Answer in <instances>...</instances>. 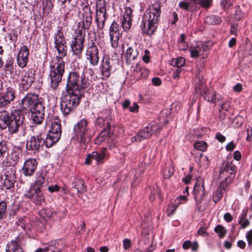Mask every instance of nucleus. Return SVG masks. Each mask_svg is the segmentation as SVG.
Returning a JSON list of instances; mask_svg holds the SVG:
<instances>
[{
  "label": "nucleus",
  "instance_id": "49",
  "mask_svg": "<svg viewBox=\"0 0 252 252\" xmlns=\"http://www.w3.org/2000/svg\"><path fill=\"white\" fill-rule=\"evenodd\" d=\"M8 151L6 142L5 141L0 142V158L3 157Z\"/></svg>",
  "mask_w": 252,
  "mask_h": 252
},
{
  "label": "nucleus",
  "instance_id": "48",
  "mask_svg": "<svg viewBox=\"0 0 252 252\" xmlns=\"http://www.w3.org/2000/svg\"><path fill=\"white\" fill-rule=\"evenodd\" d=\"M13 60L11 58H9L6 60L5 65V70L6 72H9L12 73L13 71Z\"/></svg>",
  "mask_w": 252,
  "mask_h": 252
},
{
  "label": "nucleus",
  "instance_id": "21",
  "mask_svg": "<svg viewBox=\"0 0 252 252\" xmlns=\"http://www.w3.org/2000/svg\"><path fill=\"white\" fill-rule=\"evenodd\" d=\"M209 49L206 43L202 42L197 43L195 47L189 49L190 56L192 58H197Z\"/></svg>",
  "mask_w": 252,
  "mask_h": 252
},
{
  "label": "nucleus",
  "instance_id": "24",
  "mask_svg": "<svg viewBox=\"0 0 252 252\" xmlns=\"http://www.w3.org/2000/svg\"><path fill=\"white\" fill-rule=\"evenodd\" d=\"M105 151L106 149H103L100 153L93 152L92 154L88 155L86 158L85 163L90 164L92 159H94L98 162H101L106 155Z\"/></svg>",
  "mask_w": 252,
  "mask_h": 252
},
{
  "label": "nucleus",
  "instance_id": "11",
  "mask_svg": "<svg viewBox=\"0 0 252 252\" xmlns=\"http://www.w3.org/2000/svg\"><path fill=\"white\" fill-rule=\"evenodd\" d=\"M4 179L2 187L5 189L14 188L16 181V170L14 167L9 166L4 169Z\"/></svg>",
  "mask_w": 252,
  "mask_h": 252
},
{
  "label": "nucleus",
  "instance_id": "2",
  "mask_svg": "<svg viewBox=\"0 0 252 252\" xmlns=\"http://www.w3.org/2000/svg\"><path fill=\"white\" fill-rule=\"evenodd\" d=\"M80 69L76 67L68 75L66 89L68 94H81L89 85L88 79L84 75L80 76Z\"/></svg>",
  "mask_w": 252,
  "mask_h": 252
},
{
  "label": "nucleus",
  "instance_id": "40",
  "mask_svg": "<svg viewBox=\"0 0 252 252\" xmlns=\"http://www.w3.org/2000/svg\"><path fill=\"white\" fill-rule=\"evenodd\" d=\"M205 22L210 25H216L220 23L221 19L218 16L210 15L206 17Z\"/></svg>",
  "mask_w": 252,
  "mask_h": 252
},
{
  "label": "nucleus",
  "instance_id": "51",
  "mask_svg": "<svg viewBox=\"0 0 252 252\" xmlns=\"http://www.w3.org/2000/svg\"><path fill=\"white\" fill-rule=\"evenodd\" d=\"M195 4H198L204 7L210 6L212 0H191Z\"/></svg>",
  "mask_w": 252,
  "mask_h": 252
},
{
  "label": "nucleus",
  "instance_id": "64",
  "mask_svg": "<svg viewBox=\"0 0 252 252\" xmlns=\"http://www.w3.org/2000/svg\"><path fill=\"white\" fill-rule=\"evenodd\" d=\"M246 238L248 242V244L251 245L252 244V229L247 233Z\"/></svg>",
  "mask_w": 252,
  "mask_h": 252
},
{
  "label": "nucleus",
  "instance_id": "7",
  "mask_svg": "<svg viewBox=\"0 0 252 252\" xmlns=\"http://www.w3.org/2000/svg\"><path fill=\"white\" fill-rule=\"evenodd\" d=\"M81 96L62 95L60 105L62 113L64 116L68 115L73 107L78 105Z\"/></svg>",
  "mask_w": 252,
  "mask_h": 252
},
{
  "label": "nucleus",
  "instance_id": "58",
  "mask_svg": "<svg viewBox=\"0 0 252 252\" xmlns=\"http://www.w3.org/2000/svg\"><path fill=\"white\" fill-rule=\"evenodd\" d=\"M132 10L130 7H126L125 9V12L124 13L123 18H132Z\"/></svg>",
  "mask_w": 252,
  "mask_h": 252
},
{
  "label": "nucleus",
  "instance_id": "13",
  "mask_svg": "<svg viewBox=\"0 0 252 252\" xmlns=\"http://www.w3.org/2000/svg\"><path fill=\"white\" fill-rule=\"evenodd\" d=\"M61 125L51 124L49 133L46 138L47 147L50 148L57 142L60 139L61 135Z\"/></svg>",
  "mask_w": 252,
  "mask_h": 252
},
{
  "label": "nucleus",
  "instance_id": "25",
  "mask_svg": "<svg viewBox=\"0 0 252 252\" xmlns=\"http://www.w3.org/2000/svg\"><path fill=\"white\" fill-rule=\"evenodd\" d=\"M201 77L200 75L196 77L195 86V92L197 94H210L209 91L206 88V85L203 80H201Z\"/></svg>",
  "mask_w": 252,
  "mask_h": 252
},
{
  "label": "nucleus",
  "instance_id": "23",
  "mask_svg": "<svg viewBox=\"0 0 252 252\" xmlns=\"http://www.w3.org/2000/svg\"><path fill=\"white\" fill-rule=\"evenodd\" d=\"M101 78L103 80L107 79L111 74V66L109 59L104 58L101 64Z\"/></svg>",
  "mask_w": 252,
  "mask_h": 252
},
{
  "label": "nucleus",
  "instance_id": "15",
  "mask_svg": "<svg viewBox=\"0 0 252 252\" xmlns=\"http://www.w3.org/2000/svg\"><path fill=\"white\" fill-rule=\"evenodd\" d=\"M24 245L23 238L18 236L15 239L9 242L6 246V252H24L23 246Z\"/></svg>",
  "mask_w": 252,
  "mask_h": 252
},
{
  "label": "nucleus",
  "instance_id": "29",
  "mask_svg": "<svg viewBox=\"0 0 252 252\" xmlns=\"http://www.w3.org/2000/svg\"><path fill=\"white\" fill-rule=\"evenodd\" d=\"M36 180L30 188L36 189L41 190V188L46 185V181L44 176L40 173H36Z\"/></svg>",
  "mask_w": 252,
  "mask_h": 252
},
{
  "label": "nucleus",
  "instance_id": "12",
  "mask_svg": "<svg viewBox=\"0 0 252 252\" xmlns=\"http://www.w3.org/2000/svg\"><path fill=\"white\" fill-rule=\"evenodd\" d=\"M44 145L47 148L46 139L45 140L40 133L36 136H32L30 139L28 140L26 143V148L29 150L39 151L41 148H43Z\"/></svg>",
  "mask_w": 252,
  "mask_h": 252
},
{
  "label": "nucleus",
  "instance_id": "45",
  "mask_svg": "<svg viewBox=\"0 0 252 252\" xmlns=\"http://www.w3.org/2000/svg\"><path fill=\"white\" fill-rule=\"evenodd\" d=\"M60 251V249L51 245L44 248H38L34 252H59Z\"/></svg>",
  "mask_w": 252,
  "mask_h": 252
},
{
  "label": "nucleus",
  "instance_id": "62",
  "mask_svg": "<svg viewBox=\"0 0 252 252\" xmlns=\"http://www.w3.org/2000/svg\"><path fill=\"white\" fill-rule=\"evenodd\" d=\"M48 189L50 192L53 193L58 191L60 190V187L57 185L50 186L48 187Z\"/></svg>",
  "mask_w": 252,
  "mask_h": 252
},
{
  "label": "nucleus",
  "instance_id": "43",
  "mask_svg": "<svg viewBox=\"0 0 252 252\" xmlns=\"http://www.w3.org/2000/svg\"><path fill=\"white\" fill-rule=\"evenodd\" d=\"M59 54L57 57H60L62 59L65 57L67 55V46L66 44L63 45L58 46L55 47Z\"/></svg>",
  "mask_w": 252,
  "mask_h": 252
},
{
  "label": "nucleus",
  "instance_id": "9",
  "mask_svg": "<svg viewBox=\"0 0 252 252\" xmlns=\"http://www.w3.org/2000/svg\"><path fill=\"white\" fill-rule=\"evenodd\" d=\"M96 22L97 27L102 29L106 19V7L105 0H96Z\"/></svg>",
  "mask_w": 252,
  "mask_h": 252
},
{
  "label": "nucleus",
  "instance_id": "36",
  "mask_svg": "<svg viewBox=\"0 0 252 252\" xmlns=\"http://www.w3.org/2000/svg\"><path fill=\"white\" fill-rule=\"evenodd\" d=\"M72 185L73 188L76 189L78 193H83L85 191L84 182L81 179H75Z\"/></svg>",
  "mask_w": 252,
  "mask_h": 252
},
{
  "label": "nucleus",
  "instance_id": "55",
  "mask_svg": "<svg viewBox=\"0 0 252 252\" xmlns=\"http://www.w3.org/2000/svg\"><path fill=\"white\" fill-rule=\"evenodd\" d=\"M174 169L172 167L166 168L163 171V176L164 178H170L174 173Z\"/></svg>",
  "mask_w": 252,
  "mask_h": 252
},
{
  "label": "nucleus",
  "instance_id": "22",
  "mask_svg": "<svg viewBox=\"0 0 252 252\" xmlns=\"http://www.w3.org/2000/svg\"><path fill=\"white\" fill-rule=\"evenodd\" d=\"M63 73L64 72L51 69L50 77L51 79V86L53 89H56L57 88L59 83L62 81Z\"/></svg>",
  "mask_w": 252,
  "mask_h": 252
},
{
  "label": "nucleus",
  "instance_id": "1",
  "mask_svg": "<svg viewBox=\"0 0 252 252\" xmlns=\"http://www.w3.org/2000/svg\"><path fill=\"white\" fill-rule=\"evenodd\" d=\"M161 10L158 3L149 6L146 10L141 24L143 33L152 35L156 31L159 22Z\"/></svg>",
  "mask_w": 252,
  "mask_h": 252
},
{
  "label": "nucleus",
  "instance_id": "33",
  "mask_svg": "<svg viewBox=\"0 0 252 252\" xmlns=\"http://www.w3.org/2000/svg\"><path fill=\"white\" fill-rule=\"evenodd\" d=\"M236 172V167L235 165L233 164L231 162H227L223 168H222L220 170L219 175L220 177H221L222 174L225 172L228 173L231 175L234 174Z\"/></svg>",
  "mask_w": 252,
  "mask_h": 252
},
{
  "label": "nucleus",
  "instance_id": "42",
  "mask_svg": "<svg viewBox=\"0 0 252 252\" xmlns=\"http://www.w3.org/2000/svg\"><path fill=\"white\" fill-rule=\"evenodd\" d=\"M31 118L33 122L37 124H41L43 119L44 114H40V113H35L33 112H31Z\"/></svg>",
  "mask_w": 252,
  "mask_h": 252
},
{
  "label": "nucleus",
  "instance_id": "41",
  "mask_svg": "<svg viewBox=\"0 0 252 252\" xmlns=\"http://www.w3.org/2000/svg\"><path fill=\"white\" fill-rule=\"evenodd\" d=\"M181 203L180 202H179V199L177 198L174 203H172L170 205H169L168 206V208L166 210V213L167 216H170L172 215L174 211L176 209L177 207L178 206L179 204Z\"/></svg>",
  "mask_w": 252,
  "mask_h": 252
},
{
  "label": "nucleus",
  "instance_id": "34",
  "mask_svg": "<svg viewBox=\"0 0 252 252\" xmlns=\"http://www.w3.org/2000/svg\"><path fill=\"white\" fill-rule=\"evenodd\" d=\"M170 109H165L161 111L159 117L160 124H167L170 119Z\"/></svg>",
  "mask_w": 252,
  "mask_h": 252
},
{
  "label": "nucleus",
  "instance_id": "17",
  "mask_svg": "<svg viewBox=\"0 0 252 252\" xmlns=\"http://www.w3.org/2000/svg\"><path fill=\"white\" fill-rule=\"evenodd\" d=\"M109 36L111 41V46L113 48H116L119 45L120 32L119 24L113 22L110 27Z\"/></svg>",
  "mask_w": 252,
  "mask_h": 252
},
{
  "label": "nucleus",
  "instance_id": "6",
  "mask_svg": "<svg viewBox=\"0 0 252 252\" xmlns=\"http://www.w3.org/2000/svg\"><path fill=\"white\" fill-rule=\"evenodd\" d=\"M85 34L82 30L77 29L75 30L74 38L72 40L70 47L73 55L80 58L84 48V42Z\"/></svg>",
  "mask_w": 252,
  "mask_h": 252
},
{
  "label": "nucleus",
  "instance_id": "10",
  "mask_svg": "<svg viewBox=\"0 0 252 252\" xmlns=\"http://www.w3.org/2000/svg\"><path fill=\"white\" fill-rule=\"evenodd\" d=\"M95 125L103 129L102 130H110L112 125L111 111L110 109H105L101 112L95 121Z\"/></svg>",
  "mask_w": 252,
  "mask_h": 252
},
{
  "label": "nucleus",
  "instance_id": "14",
  "mask_svg": "<svg viewBox=\"0 0 252 252\" xmlns=\"http://www.w3.org/2000/svg\"><path fill=\"white\" fill-rule=\"evenodd\" d=\"M25 196L30 199L36 205L41 206L45 203V197L41 190L38 188H29L25 194Z\"/></svg>",
  "mask_w": 252,
  "mask_h": 252
},
{
  "label": "nucleus",
  "instance_id": "19",
  "mask_svg": "<svg viewBox=\"0 0 252 252\" xmlns=\"http://www.w3.org/2000/svg\"><path fill=\"white\" fill-rule=\"evenodd\" d=\"M193 194L196 201H201L205 195L204 180L201 177L196 179L194 187Z\"/></svg>",
  "mask_w": 252,
  "mask_h": 252
},
{
  "label": "nucleus",
  "instance_id": "53",
  "mask_svg": "<svg viewBox=\"0 0 252 252\" xmlns=\"http://www.w3.org/2000/svg\"><path fill=\"white\" fill-rule=\"evenodd\" d=\"M204 99L208 102L216 104L220 99V97L217 98L216 95H202Z\"/></svg>",
  "mask_w": 252,
  "mask_h": 252
},
{
  "label": "nucleus",
  "instance_id": "31",
  "mask_svg": "<svg viewBox=\"0 0 252 252\" xmlns=\"http://www.w3.org/2000/svg\"><path fill=\"white\" fill-rule=\"evenodd\" d=\"M11 115H9V112L5 110L0 111V127L2 129H5L7 127V123L10 121Z\"/></svg>",
  "mask_w": 252,
  "mask_h": 252
},
{
  "label": "nucleus",
  "instance_id": "5",
  "mask_svg": "<svg viewBox=\"0 0 252 252\" xmlns=\"http://www.w3.org/2000/svg\"><path fill=\"white\" fill-rule=\"evenodd\" d=\"M161 127L157 122H152L131 138V141L140 142L158 132Z\"/></svg>",
  "mask_w": 252,
  "mask_h": 252
},
{
  "label": "nucleus",
  "instance_id": "57",
  "mask_svg": "<svg viewBox=\"0 0 252 252\" xmlns=\"http://www.w3.org/2000/svg\"><path fill=\"white\" fill-rule=\"evenodd\" d=\"M192 168L190 167L189 169V171L188 172L187 176L183 178V181L186 184H188L190 183L191 180L192 179V175L191 174L192 172Z\"/></svg>",
  "mask_w": 252,
  "mask_h": 252
},
{
  "label": "nucleus",
  "instance_id": "47",
  "mask_svg": "<svg viewBox=\"0 0 252 252\" xmlns=\"http://www.w3.org/2000/svg\"><path fill=\"white\" fill-rule=\"evenodd\" d=\"M132 20L131 18H123L122 26L125 31L129 30L132 25Z\"/></svg>",
  "mask_w": 252,
  "mask_h": 252
},
{
  "label": "nucleus",
  "instance_id": "50",
  "mask_svg": "<svg viewBox=\"0 0 252 252\" xmlns=\"http://www.w3.org/2000/svg\"><path fill=\"white\" fill-rule=\"evenodd\" d=\"M194 148L200 151H205L207 148V144L203 141H197L194 144Z\"/></svg>",
  "mask_w": 252,
  "mask_h": 252
},
{
  "label": "nucleus",
  "instance_id": "54",
  "mask_svg": "<svg viewBox=\"0 0 252 252\" xmlns=\"http://www.w3.org/2000/svg\"><path fill=\"white\" fill-rule=\"evenodd\" d=\"M6 209V203L3 201L0 202V220L2 219L5 214Z\"/></svg>",
  "mask_w": 252,
  "mask_h": 252
},
{
  "label": "nucleus",
  "instance_id": "26",
  "mask_svg": "<svg viewBox=\"0 0 252 252\" xmlns=\"http://www.w3.org/2000/svg\"><path fill=\"white\" fill-rule=\"evenodd\" d=\"M38 100V95H25L21 100V105L23 108L26 110L31 105H33Z\"/></svg>",
  "mask_w": 252,
  "mask_h": 252
},
{
  "label": "nucleus",
  "instance_id": "61",
  "mask_svg": "<svg viewBox=\"0 0 252 252\" xmlns=\"http://www.w3.org/2000/svg\"><path fill=\"white\" fill-rule=\"evenodd\" d=\"M235 18L236 20H240L243 15V13L239 7H237L235 10Z\"/></svg>",
  "mask_w": 252,
  "mask_h": 252
},
{
  "label": "nucleus",
  "instance_id": "37",
  "mask_svg": "<svg viewBox=\"0 0 252 252\" xmlns=\"http://www.w3.org/2000/svg\"><path fill=\"white\" fill-rule=\"evenodd\" d=\"M111 132L110 130H102L100 134L97 136L95 140V143L96 144H100L101 143L104 142L106 138L108 137Z\"/></svg>",
  "mask_w": 252,
  "mask_h": 252
},
{
  "label": "nucleus",
  "instance_id": "44",
  "mask_svg": "<svg viewBox=\"0 0 252 252\" xmlns=\"http://www.w3.org/2000/svg\"><path fill=\"white\" fill-rule=\"evenodd\" d=\"M170 63L174 66H176L178 68L184 65L185 60L183 57H179L176 59H173L170 61Z\"/></svg>",
  "mask_w": 252,
  "mask_h": 252
},
{
  "label": "nucleus",
  "instance_id": "39",
  "mask_svg": "<svg viewBox=\"0 0 252 252\" xmlns=\"http://www.w3.org/2000/svg\"><path fill=\"white\" fill-rule=\"evenodd\" d=\"M15 95H0V107H4L14 100Z\"/></svg>",
  "mask_w": 252,
  "mask_h": 252
},
{
  "label": "nucleus",
  "instance_id": "35",
  "mask_svg": "<svg viewBox=\"0 0 252 252\" xmlns=\"http://www.w3.org/2000/svg\"><path fill=\"white\" fill-rule=\"evenodd\" d=\"M224 185L221 184L213 194V199L215 203H217L221 199L224 193Z\"/></svg>",
  "mask_w": 252,
  "mask_h": 252
},
{
  "label": "nucleus",
  "instance_id": "52",
  "mask_svg": "<svg viewBox=\"0 0 252 252\" xmlns=\"http://www.w3.org/2000/svg\"><path fill=\"white\" fill-rule=\"evenodd\" d=\"M40 213L41 215H43V217L44 218H51L53 217L54 215L56 214L55 213H53L49 209H43V210H41L40 211Z\"/></svg>",
  "mask_w": 252,
  "mask_h": 252
},
{
  "label": "nucleus",
  "instance_id": "28",
  "mask_svg": "<svg viewBox=\"0 0 252 252\" xmlns=\"http://www.w3.org/2000/svg\"><path fill=\"white\" fill-rule=\"evenodd\" d=\"M82 14L83 18V27L85 29H89L92 21V13L90 8L85 7L83 9Z\"/></svg>",
  "mask_w": 252,
  "mask_h": 252
},
{
  "label": "nucleus",
  "instance_id": "38",
  "mask_svg": "<svg viewBox=\"0 0 252 252\" xmlns=\"http://www.w3.org/2000/svg\"><path fill=\"white\" fill-rule=\"evenodd\" d=\"M31 112L35 113H40V114H44L45 108L43 105L41 101L38 100L37 102L35 103L33 106L31 108Z\"/></svg>",
  "mask_w": 252,
  "mask_h": 252
},
{
  "label": "nucleus",
  "instance_id": "46",
  "mask_svg": "<svg viewBox=\"0 0 252 252\" xmlns=\"http://www.w3.org/2000/svg\"><path fill=\"white\" fill-rule=\"evenodd\" d=\"M214 231L218 234L219 237L220 238H223L227 232L226 229L221 225L216 226L214 229Z\"/></svg>",
  "mask_w": 252,
  "mask_h": 252
},
{
  "label": "nucleus",
  "instance_id": "18",
  "mask_svg": "<svg viewBox=\"0 0 252 252\" xmlns=\"http://www.w3.org/2000/svg\"><path fill=\"white\" fill-rule=\"evenodd\" d=\"M29 57V49L27 46L24 45L21 47L17 57V63L21 68L26 66Z\"/></svg>",
  "mask_w": 252,
  "mask_h": 252
},
{
  "label": "nucleus",
  "instance_id": "27",
  "mask_svg": "<svg viewBox=\"0 0 252 252\" xmlns=\"http://www.w3.org/2000/svg\"><path fill=\"white\" fill-rule=\"evenodd\" d=\"M53 65H51V69L64 72L65 63L60 57H56L52 60Z\"/></svg>",
  "mask_w": 252,
  "mask_h": 252
},
{
  "label": "nucleus",
  "instance_id": "60",
  "mask_svg": "<svg viewBox=\"0 0 252 252\" xmlns=\"http://www.w3.org/2000/svg\"><path fill=\"white\" fill-rule=\"evenodd\" d=\"M239 224L241 225V228L243 229L250 224V221L248 220H244L243 218H241L239 221Z\"/></svg>",
  "mask_w": 252,
  "mask_h": 252
},
{
  "label": "nucleus",
  "instance_id": "16",
  "mask_svg": "<svg viewBox=\"0 0 252 252\" xmlns=\"http://www.w3.org/2000/svg\"><path fill=\"white\" fill-rule=\"evenodd\" d=\"M37 162L34 158H29L26 160L22 169V173L26 177H31L36 169Z\"/></svg>",
  "mask_w": 252,
  "mask_h": 252
},
{
  "label": "nucleus",
  "instance_id": "56",
  "mask_svg": "<svg viewBox=\"0 0 252 252\" xmlns=\"http://www.w3.org/2000/svg\"><path fill=\"white\" fill-rule=\"evenodd\" d=\"M141 66L140 64L136 63H133L131 67V71L133 72L134 74H136L140 72Z\"/></svg>",
  "mask_w": 252,
  "mask_h": 252
},
{
  "label": "nucleus",
  "instance_id": "30",
  "mask_svg": "<svg viewBox=\"0 0 252 252\" xmlns=\"http://www.w3.org/2000/svg\"><path fill=\"white\" fill-rule=\"evenodd\" d=\"M138 55V53L137 49H134L132 47H128L126 50L125 56L126 63H130L137 58Z\"/></svg>",
  "mask_w": 252,
  "mask_h": 252
},
{
  "label": "nucleus",
  "instance_id": "63",
  "mask_svg": "<svg viewBox=\"0 0 252 252\" xmlns=\"http://www.w3.org/2000/svg\"><path fill=\"white\" fill-rule=\"evenodd\" d=\"M181 71V69L177 68L172 74L173 78L174 79H178L180 77V73Z\"/></svg>",
  "mask_w": 252,
  "mask_h": 252
},
{
  "label": "nucleus",
  "instance_id": "4",
  "mask_svg": "<svg viewBox=\"0 0 252 252\" xmlns=\"http://www.w3.org/2000/svg\"><path fill=\"white\" fill-rule=\"evenodd\" d=\"M74 132L79 143L85 146L91 140V130L88 127V121L82 119L74 126Z\"/></svg>",
  "mask_w": 252,
  "mask_h": 252
},
{
  "label": "nucleus",
  "instance_id": "3",
  "mask_svg": "<svg viewBox=\"0 0 252 252\" xmlns=\"http://www.w3.org/2000/svg\"><path fill=\"white\" fill-rule=\"evenodd\" d=\"M25 116V113L22 110L15 109L12 111L10 121L7 123L8 131L10 134L16 133L19 129H24Z\"/></svg>",
  "mask_w": 252,
  "mask_h": 252
},
{
  "label": "nucleus",
  "instance_id": "8",
  "mask_svg": "<svg viewBox=\"0 0 252 252\" xmlns=\"http://www.w3.org/2000/svg\"><path fill=\"white\" fill-rule=\"evenodd\" d=\"M86 59L93 66L98 64L99 61V52L98 47L93 40H89L86 51Z\"/></svg>",
  "mask_w": 252,
  "mask_h": 252
},
{
  "label": "nucleus",
  "instance_id": "20",
  "mask_svg": "<svg viewBox=\"0 0 252 252\" xmlns=\"http://www.w3.org/2000/svg\"><path fill=\"white\" fill-rule=\"evenodd\" d=\"M21 85L23 86V89H28L34 80V74L31 70L23 71Z\"/></svg>",
  "mask_w": 252,
  "mask_h": 252
},
{
  "label": "nucleus",
  "instance_id": "59",
  "mask_svg": "<svg viewBox=\"0 0 252 252\" xmlns=\"http://www.w3.org/2000/svg\"><path fill=\"white\" fill-rule=\"evenodd\" d=\"M179 7L186 11L189 10L190 8V4L189 3L185 1H182L179 2Z\"/></svg>",
  "mask_w": 252,
  "mask_h": 252
},
{
  "label": "nucleus",
  "instance_id": "32",
  "mask_svg": "<svg viewBox=\"0 0 252 252\" xmlns=\"http://www.w3.org/2000/svg\"><path fill=\"white\" fill-rule=\"evenodd\" d=\"M54 42L55 47L66 44L61 28H58L57 33L54 35Z\"/></svg>",
  "mask_w": 252,
  "mask_h": 252
}]
</instances>
